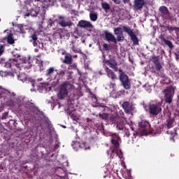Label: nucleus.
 Listing matches in <instances>:
<instances>
[{
	"label": "nucleus",
	"mask_w": 179,
	"mask_h": 179,
	"mask_svg": "<svg viewBox=\"0 0 179 179\" xmlns=\"http://www.w3.org/2000/svg\"><path fill=\"white\" fill-rule=\"evenodd\" d=\"M29 13L31 16H32V17H37V15H38V12L36 11L34 9H31Z\"/></svg>",
	"instance_id": "obj_32"
},
{
	"label": "nucleus",
	"mask_w": 179,
	"mask_h": 179,
	"mask_svg": "<svg viewBox=\"0 0 179 179\" xmlns=\"http://www.w3.org/2000/svg\"><path fill=\"white\" fill-rule=\"evenodd\" d=\"M53 24H54V21H52V20H50L48 22V26H50V27H52Z\"/></svg>",
	"instance_id": "obj_46"
},
{
	"label": "nucleus",
	"mask_w": 179,
	"mask_h": 179,
	"mask_svg": "<svg viewBox=\"0 0 179 179\" xmlns=\"http://www.w3.org/2000/svg\"><path fill=\"white\" fill-rule=\"evenodd\" d=\"M173 124H174V120L169 117L166 120V127H167L168 129H170V128H173Z\"/></svg>",
	"instance_id": "obj_24"
},
{
	"label": "nucleus",
	"mask_w": 179,
	"mask_h": 179,
	"mask_svg": "<svg viewBox=\"0 0 179 179\" xmlns=\"http://www.w3.org/2000/svg\"><path fill=\"white\" fill-rule=\"evenodd\" d=\"M146 5V1L145 0H134V10H141Z\"/></svg>",
	"instance_id": "obj_11"
},
{
	"label": "nucleus",
	"mask_w": 179,
	"mask_h": 179,
	"mask_svg": "<svg viewBox=\"0 0 179 179\" xmlns=\"http://www.w3.org/2000/svg\"><path fill=\"white\" fill-rule=\"evenodd\" d=\"M58 19H59V20H61V19H62V20H64L65 16L59 15V16L58 17Z\"/></svg>",
	"instance_id": "obj_48"
},
{
	"label": "nucleus",
	"mask_w": 179,
	"mask_h": 179,
	"mask_svg": "<svg viewBox=\"0 0 179 179\" xmlns=\"http://www.w3.org/2000/svg\"><path fill=\"white\" fill-rule=\"evenodd\" d=\"M166 29L169 30V31H174V30L177 31V29H178V27L167 26Z\"/></svg>",
	"instance_id": "obj_35"
},
{
	"label": "nucleus",
	"mask_w": 179,
	"mask_h": 179,
	"mask_svg": "<svg viewBox=\"0 0 179 179\" xmlns=\"http://www.w3.org/2000/svg\"><path fill=\"white\" fill-rule=\"evenodd\" d=\"M27 2H29V3H30V2H31V0H27Z\"/></svg>",
	"instance_id": "obj_58"
},
{
	"label": "nucleus",
	"mask_w": 179,
	"mask_h": 179,
	"mask_svg": "<svg viewBox=\"0 0 179 179\" xmlns=\"http://www.w3.org/2000/svg\"><path fill=\"white\" fill-rule=\"evenodd\" d=\"M122 108L124 110L125 113L129 114L131 113V107L129 106V102L124 101L122 104Z\"/></svg>",
	"instance_id": "obj_19"
},
{
	"label": "nucleus",
	"mask_w": 179,
	"mask_h": 179,
	"mask_svg": "<svg viewBox=\"0 0 179 179\" xmlns=\"http://www.w3.org/2000/svg\"><path fill=\"white\" fill-rule=\"evenodd\" d=\"M5 52V45H0V57Z\"/></svg>",
	"instance_id": "obj_37"
},
{
	"label": "nucleus",
	"mask_w": 179,
	"mask_h": 179,
	"mask_svg": "<svg viewBox=\"0 0 179 179\" xmlns=\"http://www.w3.org/2000/svg\"><path fill=\"white\" fill-rule=\"evenodd\" d=\"M65 54H66V51H64V52H62V55H65Z\"/></svg>",
	"instance_id": "obj_56"
},
{
	"label": "nucleus",
	"mask_w": 179,
	"mask_h": 179,
	"mask_svg": "<svg viewBox=\"0 0 179 179\" xmlns=\"http://www.w3.org/2000/svg\"><path fill=\"white\" fill-rule=\"evenodd\" d=\"M120 141H121V138L118 136V135H113L111 137L110 142L112 145L110 157L111 159H114V156L113 155H116L118 156V149H120Z\"/></svg>",
	"instance_id": "obj_4"
},
{
	"label": "nucleus",
	"mask_w": 179,
	"mask_h": 179,
	"mask_svg": "<svg viewBox=\"0 0 179 179\" xmlns=\"http://www.w3.org/2000/svg\"><path fill=\"white\" fill-rule=\"evenodd\" d=\"M131 130L134 131V128L131 127Z\"/></svg>",
	"instance_id": "obj_61"
},
{
	"label": "nucleus",
	"mask_w": 179,
	"mask_h": 179,
	"mask_svg": "<svg viewBox=\"0 0 179 179\" xmlns=\"http://www.w3.org/2000/svg\"><path fill=\"white\" fill-rule=\"evenodd\" d=\"M20 104H22V101H20Z\"/></svg>",
	"instance_id": "obj_62"
},
{
	"label": "nucleus",
	"mask_w": 179,
	"mask_h": 179,
	"mask_svg": "<svg viewBox=\"0 0 179 179\" xmlns=\"http://www.w3.org/2000/svg\"><path fill=\"white\" fill-rule=\"evenodd\" d=\"M143 134H148V131L145 129H143Z\"/></svg>",
	"instance_id": "obj_57"
},
{
	"label": "nucleus",
	"mask_w": 179,
	"mask_h": 179,
	"mask_svg": "<svg viewBox=\"0 0 179 179\" xmlns=\"http://www.w3.org/2000/svg\"><path fill=\"white\" fill-rule=\"evenodd\" d=\"M162 93L164 94L165 103H166V104H171L176 93V87H174L173 85L168 86L162 91Z\"/></svg>",
	"instance_id": "obj_3"
},
{
	"label": "nucleus",
	"mask_w": 179,
	"mask_h": 179,
	"mask_svg": "<svg viewBox=\"0 0 179 179\" xmlns=\"http://www.w3.org/2000/svg\"><path fill=\"white\" fill-rule=\"evenodd\" d=\"M32 66H33V65H31V64L29 63L28 66H24V69H31Z\"/></svg>",
	"instance_id": "obj_45"
},
{
	"label": "nucleus",
	"mask_w": 179,
	"mask_h": 179,
	"mask_svg": "<svg viewBox=\"0 0 179 179\" xmlns=\"http://www.w3.org/2000/svg\"><path fill=\"white\" fill-rule=\"evenodd\" d=\"M8 118V113L5 112L3 113L1 120H6Z\"/></svg>",
	"instance_id": "obj_42"
},
{
	"label": "nucleus",
	"mask_w": 179,
	"mask_h": 179,
	"mask_svg": "<svg viewBox=\"0 0 179 179\" xmlns=\"http://www.w3.org/2000/svg\"><path fill=\"white\" fill-rule=\"evenodd\" d=\"M99 117L101 118V120H107L108 121V113H99Z\"/></svg>",
	"instance_id": "obj_27"
},
{
	"label": "nucleus",
	"mask_w": 179,
	"mask_h": 179,
	"mask_svg": "<svg viewBox=\"0 0 179 179\" xmlns=\"http://www.w3.org/2000/svg\"><path fill=\"white\" fill-rule=\"evenodd\" d=\"M72 62H73L72 55L66 53L64 57V59L63 60V64H66V65H72Z\"/></svg>",
	"instance_id": "obj_15"
},
{
	"label": "nucleus",
	"mask_w": 179,
	"mask_h": 179,
	"mask_svg": "<svg viewBox=\"0 0 179 179\" xmlns=\"http://www.w3.org/2000/svg\"><path fill=\"white\" fill-rule=\"evenodd\" d=\"M162 104L163 102H158L155 103H150L148 106V113L150 115H159L162 113Z\"/></svg>",
	"instance_id": "obj_5"
},
{
	"label": "nucleus",
	"mask_w": 179,
	"mask_h": 179,
	"mask_svg": "<svg viewBox=\"0 0 179 179\" xmlns=\"http://www.w3.org/2000/svg\"><path fill=\"white\" fill-rule=\"evenodd\" d=\"M24 106L26 108H28V110H34L36 109V105H34V103L30 102V101H27L24 103Z\"/></svg>",
	"instance_id": "obj_22"
},
{
	"label": "nucleus",
	"mask_w": 179,
	"mask_h": 179,
	"mask_svg": "<svg viewBox=\"0 0 179 179\" xmlns=\"http://www.w3.org/2000/svg\"><path fill=\"white\" fill-rule=\"evenodd\" d=\"M120 117L117 114H108V121L112 122V124H115V122L120 120Z\"/></svg>",
	"instance_id": "obj_18"
},
{
	"label": "nucleus",
	"mask_w": 179,
	"mask_h": 179,
	"mask_svg": "<svg viewBox=\"0 0 179 179\" xmlns=\"http://www.w3.org/2000/svg\"><path fill=\"white\" fill-rule=\"evenodd\" d=\"M169 134L171 135V137H170L171 141H173V142H174V141H175L174 138H176V136H177V131H176V130H175L173 131H171Z\"/></svg>",
	"instance_id": "obj_30"
},
{
	"label": "nucleus",
	"mask_w": 179,
	"mask_h": 179,
	"mask_svg": "<svg viewBox=\"0 0 179 179\" xmlns=\"http://www.w3.org/2000/svg\"><path fill=\"white\" fill-rule=\"evenodd\" d=\"M72 146L76 150H78V149H83V148L85 147V144H80V143L79 142H76L73 144Z\"/></svg>",
	"instance_id": "obj_23"
},
{
	"label": "nucleus",
	"mask_w": 179,
	"mask_h": 179,
	"mask_svg": "<svg viewBox=\"0 0 179 179\" xmlns=\"http://www.w3.org/2000/svg\"><path fill=\"white\" fill-rule=\"evenodd\" d=\"M120 33H122V29H121V27H118L114 29V34L116 36L118 34H120Z\"/></svg>",
	"instance_id": "obj_31"
},
{
	"label": "nucleus",
	"mask_w": 179,
	"mask_h": 179,
	"mask_svg": "<svg viewBox=\"0 0 179 179\" xmlns=\"http://www.w3.org/2000/svg\"><path fill=\"white\" fill-rule=\"evenodd\" d=\"M71 68H76L77 67V65L76 64H73V65H71L70 66Z\"/></svg>",
	"instance_id": "obj_53"
},
{
	"label": "nucleus",
	"mask_w": 179,
	"mask_h": 179,
	"mask_svg": "<svg viewBox=\"0 0 179 179\" xmlns=\"http://www.w3.org/2000/svg\"><path fill=\"white\" fill-rule=\"evenodd\" d=\"M159 12L164 20H169V19H171V17L170 16V11L166 6H160L159 8Z\"/></svg>",
	"instance_id": "obj_8"
},
{
	"label": "nucleus",
	"mask_w": 179,
	"mask_h": 179,
	"mask_svg": "<svg viewBox=\"0 0 179 179\" xmlns=\"http://www.w3.org/2000/svg\"><path fill=\"white\" fill-rule=\"evenodd\" d=\"M105 64L106 65H108V66H110V68H111L112 69H114L115 72L118 71V67L117 66L118 64L117 63V60H115V59L110 58V59L106 60L105 62Z\"/></svg>",
	"instance_id": "obj_12"
},
{
	"label": "nucleus",
	"mask_w": 179,
	"mask_h": 179,
	"mask_svg": "<svg viewBox=\"0 0 179 179\" xmlns=\"http://www.w3.org/2000/svg\"><path fill=\"white\" fill-rule=\"evenodd\" d=\"M106 72L108 78H110L113 82H115V80L118 79L117 78V75H115V73H114V71H113V70L110 69L108 67L106 68Z\"/></svg>",
	"instance_id": "obj_14"
},
{
	"label": "nucleus",
	"mask_w": 179,
	"mask_h": 179,
	"mask_svg": "<svg viewBox=\"0 0 179 179\" xmlns=\"http://www.w3.org/2000/svg\"><path fill=\"white\" fill-rule=\"evenodd\" d=\"M126 135H127V136H129V133H126Z\"/></svg>",
	"instance_id": "obj_59"
},
{
	"label": "nucleus",
	"mask_w": 179,
	"mask_h": 179,
	"mask_svg": "<svg viewBox=\"0 0 179 179\" xmlns=\"http://www.w3.org/2000/svg\"><path fill=\"white\" fill-rule=\"evenodd\" d=\"M116 124V128L119 131H123L124 130V120H121V117L115 123Z\"/></svg>",
	"instance_id": "obj_20"
},
{
	"label": "nucleus",
	"mask_w": 179,
	"mask_h": 179,
	"mask_svg": "<svg viewBox=\"0 0 179 179\" xmlns=\"http://www.w3.org/2000/svg\"><path fill=\"white\" fill-rule=\"evenodd\" d=\"M14 58H20V55L19 54L13 55Z\"/></svg>",
	"instance_id": "obj_51"
},
{
	"label": "nucleus",
	"mask_w": 179,
	"mask_h": 179,
	"mask_svg": "<svg viewBox=\"0 0 179 179\" xmlns=\"http://www.w3.org/2000/svg\"><path fill=\"white\" fill-rule=\"evenodd\" d=\"M0 22H1V18H0Z\"/></svg>",
	"instance_id": "obj_63"
},
{
	"label": "nucleus",
	"mask_w": 179,
	"mask_h": 179,
	"mask_svg": "<svg viewBox=\"0 0 179 179\" xmlns=\"http://www.w3.org/2000/svg\"><path fill=\"white\" fill-rule=\"evenodd\" d=\"M114 1V3H115L116 5H120V3H121V0H112Z\"/></svg>",
	"instance_id": "obj_47"
},
{
	"label": "nucleus",
	"mask_w": 179,
	"mask_h": 179,
	"mask_svg": "<svg viewBox=\"0 0 179 179\" xmlns=\"http://www.w3.org/2000/svg\"><path fill=\"white\" fill-rule=\"evenodd\" d=\"M6 68H12V64L9 62H6L5 64Z\"/></svg>",
	"instance_id": "obj_43"
},
{
	"label": "nucleus",
	"mask_w": 179,
	"mask_h": 179,
	"mask_svg": "<svg viewBox=\"0 0 179 179\" xmlns=\"http://www.w3.org/2000/svg\"><path fill=\"white\" fill-rule=\"evenodd\" d=\"M78 26L83 29H93V24L90 22L83 20L78 22Z\"/></svg>",
	"instance_id": "obj_13"
},
{
	"label": "nucleus",
	"mask_w": 179,
	"mask_h": 179,
	"mask_svg": "<svg viewBox=\"0 0 179 179\" xmlns=\"http://www.w3.org/2000/svg\"><path fill=\"white\" fill-rule=\"evenodd\" d=\"M57 75H58L59 79H62V78H64V76H65V71H64V70L59 71V73H57Z\"/></svg>",
	"instance_id": "obj_34"
},
{
	"label": "nucleus",
	"mask_w": 179,
	"mask_h": 179,
	"mask_svg": "<svg viewBox=\"0 0 179 179\" xmlns=\"http://www.w3.org/2000/svg\"><path fill=\"white\" fill-rule=\"evenodd\" d=\"M72 50L73 51V52H75V54H78L79 52V50L76 49V48H75V46H73L71 48Z\"/></svg>",
	"instance_id": "obj_44"
},
{
	"label": "nucleus",
	"mask_w": 179,
	"mask_h": 179,
	"mask_svg": "<svg viewBox=\"0 0 179 179\" xmlns=\"http://www.w3.org/2000/svg\"><path fill=\"white\" fill-rule=\"evenodd\" d=\"M123 3H129L131 2V0H122Z\"/></svg>",
	"instance_id": "obj_49"
},
{
	"label": "nucleus",
	"mask_w": 179,
	"mask_h": 179,
	"mask_svg": "<svg viewBox=\"0 0 179 179\" xmlns=\"http://www.w3.org/2000/svg\"><path fill=\"white\" fill-rule=\"evenodd\" d=\"M55 71H57V70H55V68L50 67L48 69L46 70V73H45L46 76H51L52 73L55 72Z\"/></svg>",
	"instance_id": "obj_25"
},
{
	"label": "nucleus",
	"mask_w": 179,
	"mask_h": 179,
	"mask_svg": "<svg viewBox=\"0 0 179 179\" xmlns=\"http://www.w3.org/2000/svg\"><path fill=\"white\" fill-rule=\"evenodd\" d=\"M29 16H31L30 13H27V14H25V17H29Z\"/></svg>",
	"instance_id": "obj_54"
},
{
	"label": "nucleus",
	"mask_w": 179,
	"mask_h": 179,
	"mask_svg": "<svg viewBox=\"0 0 179 179\" xmlns=\"http://www.w3.org/2000/svg\"><path fill=\"white\" fill-rule=\"evenodd\" d=\"M29 38H31L30 40V43L33 42V45L34 47H36L37 45V40H38V38L37 37V34L34 33L32 34L30 36Z\"/></svg>",
	"instance_id": "obj_21"
},
{
	"label": "nucleus",
	"mask_w": 179,
	"mask_h": 179,
	"mask_svg": "<svg viewBox=\"0 0 179 179\" xmlns=\"http://www.w3.org/2000/svg\"><path fill=\"white\" fill-rule=\"evenodd\" d=\"M119 80H120L122 85L125 90H129L131 89V82H129L128 76H127L122 69H119Z\"/></svg>",
	"instance_id": "obj_6"
},
{
	"label": "nucleus",
	"mask_w": 179,
	"mask_h": 179,
	"mask_svg": "<svg viewBox=\"0 0 179 179\" xmlns=\"http://www.w3.org/2000/svg\"><path fill=\"white\" fill-rule=\"evenodd\" d=\"M103 51H110V46H108V44L107 43L103 44Z\"/></svg>",
	"instance_id": "obj_36"
},
{
	"label": "nucleus",
	"mask_w": 179,
	"mask_h": 179,
	"mask_svg": "<svg viewBox=\"0 0 179 179\" xmlns=\"http://www.w3.org/2000/svg\"><path fill=\"white\" fill-rule=\"evenodd\" d=\"M101 7L104 10H110V4H108L107 2L101 3Z\"/></svg>",
	"instance_id": "obj_26"
},
{
	"label": "nucleus",
	"mask_w": 179,
	"mask_h": 179,
	"mask_svg": "<svg viewBox=\"0 0 179 179\" xmlns=\"http://www.w3.org/2000/svg\"><path fill=\"white\" fill-rule=\"evenodd\" d=\"M151 61L154 64L152 66V73H154L157 78H163V66H162L159 57L153 56Z\"/></svg>",
	"instance_id": "obj_2"
},
{
	"label": "nucleus",
	"mask_w": 179,
	"mask_h": 179,
	"mask_svg": "<svg viewBox=\"0 0 179 179\" xmlns=\"http://www.w3.org/2000/svg\"><path fill=\"white\" fill-rule=\"evenodd\" d=\"M163 113H164V115H166V113H167V110H166V109H165V110H164Z\"/></svg>",
	"instance_id": "obj_55"
},
{
	"label": "nucleus",
	"mask_w": 179,
	"mask_h": 179,
	"mask_svg": "<svg viewBox=\"0 0 179 179\" xmlns=\"http://www.w3.org/2000/svg\"><path fill=\"white\" fill-rule=\"evenodd\" d=\"M36 64L38 65L40 69H43V60H36Z\"/></svg>",
	"instance_id": "obj_39"
},
{
	"label": "nucleus",
	"mask_w": 179,
	"mask_h": 179,
	"mask_svg": "<svg viewBox=\"0 0 179 179\" xmlns=\"http://www.w3.org/2000/svg\"><path fill=\"white\" fill-rule=\"evenodd\" d=\"M90 18L92 22H96L97 20V15L96 13H90Z\"/></svg>",
	"instance_id": "obj_29"
},
{
	"label": "nucleus",
	"mask_w": 179,
	"mask_h": 179,
	"mask_svg": "<svg viewBox=\"0 0 179 179\" xmlns=\"http://www.w3.org/2000/svg\"><path fill=\"white\" fill-rule=\"evenodd\" d=\"M73 90V85L69 83H64L59 87V92L58 93V97L60 100L65 99L66 96L71 97L69 93H72Z\"/></svg>",
	"instance_id": "obj_1"
},
{
	"label": "nucleus",
	"mask_w": 179,
	"mask_h": 179,
	"mask_svg": "<svg viewBox=\"0 0 179 179\" xmlns=\"http://www.w3.org/2000/svg\"><path fill=\"white\" fill-rule=\"evenodd\" d=\"M159 38L161 40L162 43H164V44H166V45H168V47L171 48V50L174 48L173 43H171V41L166 39V38H164L163 35H160Z\"/></svg>",
	"instance_id": "obj_16"
},
{
	"label": "nucleus",
	"mask_w": 179,
	"mask_h": 179,
	"mask_svg": "<svg viewBox=\"0 0 179 179\" xmlns=\"http://www.w3.org/2000/svg\"><path fill=\"white\" fill-rule=\"evenodd\" d=\"M104 34H102L103 36H105V40L106 41H108V43H114L115 44H117V39L115 38V36L113 35L110 32L108 31H104Z\"/></svg>",
	"instance_id": "obj_10"
},
{
	"label": "nucleus",
	"mask_w": 179,
	"mask_h": 179,
	"mask_svg": "<svg viewBox=\"0 0 179 179\" xmlns=\"http://www.w3.org/2000/svg\"><path fill=\"white\" fill-rule=\"evenodd\" d=\"M122 29L124 31V33H127L129 36L134 45H139V41L138 40V37L136 36L135 33H134V29H131L129 26H125V25L122 26Z\"/></svg>",
	"instance_id": "obj_7"
},
{
	"label": "nucleus",
	"mask_w": 179,
	"mask_h": 179,
	"mask_svg": "<svg viewBox=\"0 0 179 179\" xmlns=\"http://www.w3.org/2000/svg\"><path fill=\"white\" fill-rule=\"evenodd\" d=\"M110 87H113V88H114V87H115V86H116V84H115V83H110Z\"/></svg>",
	"instance_id": "obj_50"
},
{
	"label": "nucleus",
	"mask_w": 179,
	"mask_h": 179,
	"mask_svg": "<svg viewBox=\"0 0 179 179\" xmlns=\"http://www.w3.org/2000/svg\"><path fill=\"white\" fill-rule=\"evenodd\" d=\"M69 115L71 118L73 120V121H76V122H78V121L79 120V117H78L75 114L71 115V113H69Z\"/></svg>",
	"instance_id": "obj_33"
},
{
	"label": "nucleus",
	"mask_w": 179,
	"mask_h": 179,
	"mask_svg": "<svg viewBox=\"0 0 179 179\" xmlns=\"http://www.w3.org/2000/svg\"><path fill=\"white\" fill-rule=\"evenodd\" d=\"M3 33H6V40L10 45H13V44H15V38L13 36V33H12V31L9 29L4 30Z\"/></svg>",
	"instance_id": "obj_9"
},
{
	"label": "nucleus",
	"mask_w": 179,
	"mask_h": 179,
	"mask_svg": "<svg viewBox=\"0 0 179 179\" xmlns=\"http://www.w3.org/2000/svg\"><path fill=\"white\" fill-rule=\"evenodd\" d=\"M8 93H9L10 96H11L12 97H15V96H16V94H15V92H13V93L10 94V93L8 92Z\"/></svg>",
	"instance_id": "obj_52"
},
{
	"label": "nucleus",
	"mask_w": 179,
	"mask_h": 179,
	"mask_svg": "<svg viewBox=\"0 0 179 179\" xmlns=\"http://www.w3.org/2000/svg\"><path fill=\"white\" fill-rule=\"evenodd\" d=\"M62 68H66V67L64 66V65H62Z\"/></svg>",
	"instance_id": "obj_60"
},
{
	"label": "nucleus",
	"mask_w": 179,
	"mask_h": 179,
	"mask_svg": "<svg viewBox=\"0 0 179 179\" xmlns=\"http://www.w3.org/2000/svg\"><path fill=\"white\" fill-rule=\"evenodd\" d=\"M124 34L121 32L120 34L117 35L116 41H119V42L124 41Z\"/></svg>",
	"instance_id": "obj_28"
},
{
	"label": "nucleus",
	"mask_w": 179,
	"mask_h": 179,
	"mask_svg": "<svg viewBox=\"0 0 179 179\" xmlns=\"http://www.w3.org/2000/svg\"><path fill=\"white\" fill-rule=\"evenodd\" d=\"M59 24L62 27H71L73 24V22H72L71 20H62L59 21Z\"/></svg>",
	"instance_id": "obj_17"
},
{
	"label": "nucleus",
	"mask_w": 179,
	"mask_h": 179,
	"mask_svg": "<svg viewBox=\"0 0 179 179\" xmlns=\"http://www.w3.org/2000/svg\"><path fill=\"white\" fill-rule=\"evenodd\" d=\"M17 27L20 33H23V24H17Z\"/></svg>",
	"instance_id": "obj_38"
},
{
	"label": "nucleus",
	"mask_w": 179,
	"mask_h": 179,
	"mask_svg": "<svg viewBox=\"0 0 179 179\" xmlns=\"http://www.w3.org/2000/svg\"><path fill=\"white\" fill-rule=\"evenodd\" d=\"M17 78H18V80H21V82H23L24 80H26V76H24V77L23 78V74H20V75H18Z\"/></svg>",
	"instance_id": "obj_40"
},
{
	"label": "nucleus",
	"mask_w": 179,
	"mask_h": 179,
	"mask_svg": "<svg viewBox=\"0 0 179 179\" xmlns=\"http://www.w3.org/2000/svg\"><path fill=\"white\" fill-rule=\"evenodd\" d=\"M45 124H46V126L48 127V128H50L51 127V122L50 121V120H46L45 122Z\"/></svg>",
	"instance_id": "obj_41"
}]
</instances>
